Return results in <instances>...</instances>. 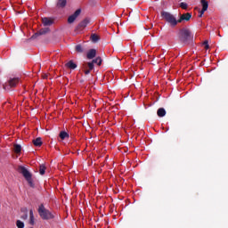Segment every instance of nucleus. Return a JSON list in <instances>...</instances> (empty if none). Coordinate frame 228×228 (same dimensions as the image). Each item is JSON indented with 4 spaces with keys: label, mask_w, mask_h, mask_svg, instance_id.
I'll list each match as a JSON object with an SVG mask.
<instances>
[{
    "label": "nucleus",
    "mask_w": 228,
    "mask_h": 228,
    "mask_svg": "<svg viewBox=\"0 0 228 228\" xmlns=\"http://www.w3.org/2000/svg\"><path fill=\"white\" fill-rule=\"evenodd\" d=\"M94 63H96L98 67H101V65H102V58H101V56H98L95 59H93L91 62H86L83 64L82 69L86 76H88V74H90V71L94 70Z\"/></svg>",
    "instance_id": "nucleus-1"
},
{
    "label": "nucleus",
    "mask_w": 228,
    "mask_h": 228,
    "mask_svg": "<svg viewBox=\"0 0 228 228\" xmlns=\"http://www.w3.org/2000/svg\"><path fill=\"white\" fill-rule=\"evenodd\" d=\"M178 38L183 44H190L193 40V35L188 28H182L178 32Z\"/></svg>",
    "instance_id": "nucleus-2"
},
{
    "label": "nucleus",
    "mask_w": 228,
    "mask_h": 228,
    "mask_svg": "<svg viewBox=\"0 0 228 228\" xmlns=\"http://www.w3.org/2000/svg\"><path fill=\"white\" fill-rule=\"evenodd\" d=\"M160 15L162 17V19H164V20H166V22H167V24H170V26H172V28H175V26L177 24H179L178 20L175 18V16H174V14L168 12H161Z\"/></svg>",
    "instance_id": "nucleus-3"
},
{
    "label": "nucleus",
    "mask_w": 228,
    "mask_h": 228,
    "mask_svg": "<svg viewBox=\"0 0 228 228\" xmlns=\"http://www.w3.org/2000/svg\"><path fill=\"white\" fill-rule=\"evenodd\" d=\"M18 172L19 174H21L23 175L27 183H28V185L30 186V188H35V183H33V178H32L33 175H31V173L28 171V169L25 167L20 166L18 167Z\"/></svg>",
    "instance_id": "nucleus-4"
},
{
    "label": "nucleus",
    "mask_w": 228,
    "mask_h": 228,
    "mask_svg": "<svg viewBox=\"0 0 228 228\" xmlns=\"http://www.w3.org/2000/svg\"><path fill=\"white\" fill-rule=\"evenodd\" d=\"M37 213L39 216H41L42 220H53L54 218V215L49 211V209L45 208L44 204H41L38 207Z\"/></svg>",
    "instance_id": "nucleus-5"
},
{
    "label": "nucleus",
    "mask_w": 228,
    "mask_h": 228,
    "mask_svg": "<svg viewBox=\"0 0 228 228\" xmlns=\"http://www.w3.org/2000/svg\"><path fill=\"white\" fill-rule=\"evenodd\" d=\"M19 85V77L10 78L7 83L4 85V90L10 92L12 88H15Z\"/></svg>",
    "instance_id": "nucleus-6"
},
{
    "label": "nucleus",
    "mask_w": 228,
    "mask_h": 228,
    "mask_svg": "<svg viewBox=\"0 0 228 228\" xmlns=\"http://www.w3.org/2000/svg\"><path fill=\"white\" fill-rule=\"evenodd\" d=\"M90 24V18L84 19L76 28L77 31H82V29H85Z\"/></svg>",
    "instance_id": "nucleus-7"
},
{
    "label": "nucleus",
    "mask_w": 228,
    "mask_h": 228,
    "mask_svg": "<svg viewBox=\"0 0 228 228\" xmlns=\"http://www.w3.org/2000/svg\"><path fill=\"white\" fill-rule=\"evenodd\" d=\"M51 29L49 28H41L39 31L36 32L32 37L31 39L35 40V38H38V37L42 35H47Z\"/></svg>",
    "instance_id": "nucleus-8"
},
{
    "label": "nucleus",
    "mask_w": 228,
    "mask_h": 228,
    "mask_svg": "<svg viewBox=\"0 0 228 228\" xmlns=\"http://www.w3.org/2000/svg\"><path fill=\"white\" fill-rule=\"evenodd\" d=\"M81 14V9H77L72 15L68 18L69 24H72L77 17Z\"/></svg>",
    "instance_id": "nucleus-9"
},
{
    "label": "nucleus",
    "mask_w": 228,
    "mask_h": 228,
    "mask_svg": "<svg viewBox=\"0 0 228 228\" xmlns=\"http://www.w3.org/2000/svg\"><path fill=\"white\" fill-rule=\"evenodd\" d=\"M190 19H191V12L183 13L180 16V19L178 20V24H181V22H183L184 20L186 22H188V20H190Z\"/></svg>",
    "instance_id": "nucleus-10"
},
{
    "label": "nucleus",
    "mask_w": 228,
    "mask_h": 228,
    "mask_svg": "<svg viewBox=\"0 0 228 228\" xmlns=\"http://www.w3.org/2000/svg\"><path fill=\"white\" fill-rule=\"evenodd\" d=\"M97 56V50L95 49H90L86 53L87 60H94Z\"/></svg>",
    "instance_id": "nucleus-11"
},
{
    "label": "nucleus",
    "mask_w": 228,
    "mask_h": 228,
    "mask_svg": "<svg viewBox=\"0 0 228 228\" xmlns=\"http://www.w3.org/2000/svg\"><path fill=\"white\" fill-rule=\"evenodd\" d=\"M42 23L44 26H53L54 24V20L53 18H42Z\"/></svg>",
    "instance_id": "nucleus-12"
},
{
    "label": "nucleus",
    "mask_w": 228,
    "mask_h": 228,
    "mask_svg": "<svg viewBox=\"0 0 228 228\" xmlns=\"http://www.w3.org/2000/svg\"><path fill=\"white\" fill-rule=\"evenodd\" d=\"M32 143L35 145V147H42L43 142L41 137H37L32 141Z\"/></svg>",
    "instance_id": "nucleus-13"
},
{
    "label": "nucleus",
    "mask_w": 228,
    "mask_h": 228,
    "mask_svg": "<svg viewBox=\"0 0 228 228\" xmlns=\"http://www.w3.org/2000/svg\"><path fill=\"white\" fill-rule=\"evenodd\" d=\"M90 40L93 44H97L101 40V37L97 34H91Z\"/></svg>",
    "instance_id": "nucleus-14"
},
{
    "label": "nucleus",
    "mask_w": 228,
    "mask_h": 228,
    "mask_svg": "<svg viewBox=\"0 0 228 228\" xmlns=\"http://www.w3.org/2000/svg\"><path fill=\"white\" fill-rule=\"evenodd\" d=\"M56 6L57 8H65L67 6V0H58Z\"/></svg>",
    "instance_id": "nucleus-15"
},
{
    "label": "nucleus",
    "mask_w": 228,
    "mask_h": 228,
    "mask_svg": "<svg viewBox=\"0 0 228 228\" xmlns=\"http://www.w3.org/2000/svg\"><path fill=\"white\" fill-rule=\"evenodd\" d=\"M66 67L68 69H71V70H74V69H77V64L74 63V61H69L68 63H66Z\"/></svg>",
    "instance_id": "nucleus-16"
},
{
    "label": "nucleus",
    "mask_w": 228,
    "mask_h": 228,
    "mask_svg": "<svg viewBox=\"0 0 228 228\" xmlns=\"http://www.w3.org/2000/svg\"><path fill=\"white\" fill-rule=\"evenodd\" d=\"M29 224L30 225H35V215L33 214V209L29 210Z\"/></svg>",
    "instance_id": "nucleus-17"
},
{
    "label": "nucleus",
    "mask_w": 228,
    "mask_h": 228,
    "mask_svg": "<svg viewBox=\"0 0 228 228\" xmlns=\"http://www.w3.org/2000/svg\"><path fill=\"white\" fill-rule=\"evenodd\" d=\"M158 117L163 118L165 115H167V110H165L164 108H159L157 111Z\"/></svg>",
    "instance_id": "nucleus-18"
},
{
    "label": "nucleus",
    "mask_w": 228,
    "mask_h": 228,
    "mask_svg": "<svg viewBox=\"0 0 228 228\" xmlns=\"http://www.w3.org/2000/svg\"><path fill=\"white\" fill-rule=\"evenodd\" d=\"M22 151V146H20V144H14V152L16 154H20Z\"/></svg>",
    "instance_id": "nucleus-19"
},
{
    "label": "nucleus",
    "mask_w": 228,
    "mask_h": 228,
    "mask_svg": "<svg viewBox=\"0 0 228 228\" xmlns=\"http://www.w3.org/2000/svg\"><path fill=\"white\" fill-rule=\"evenodd\" d=\"M200 3L203 10H208V8H209V4L208 3V1L201 0Z\"/></svg>",
    "instance_id": "nucleus-20"
},
{
    "label": "nucleus",
    "mask_w": 228,
    "mask_h": 228,
    "mask_svg": "<svg viewBox=\"0 0 228 228\" xmlns=\"http://www.w3.org/2000/svg\"><path fill=\"white\" fill-rule=\"evenodd\" d=\"M61 140H65V138H69V134L65 131H61L59 134Z\"/></svg>",
    "instance_id": "nucleus-21"
},
{
    "label": "nucleus",
    "mask_w": 228,
    "mask_h": 228,
    "mask_svg": "<svg viewBox=\"0 0 228 228\" xmlns=\"http://www.w3.org/2000/svg\"><path fill=\"white\" fill-rule=\"evenodd\" d=\"M75 50L77 53H85V49L83 48V46L81 45H77L75 47Z\"/></svg>",
    "instance_id": "nucleus-22"
},
{
    "label": "nucleus",
    "mask_w": 228,
    "mask_h": 228,
    "mask_svg": "<svg viewBox=\"0 0 228 228\" xmlns=\"http://www.w3.org/2000/svg\"><path fill=\"white\" fill-rule=\"evenodd\" d=\"M39 174H40L41 175H44V174H45V166L41 165V166L39 167Z\"/></svg>",
    "instance_id": "nucleus-23"
},
{
    "label": "nucleus",
    "mask_w": 228,
    "mask_h": 228,
    "mask_svg": "<svg viewBox=\"0 0 228 228\" xmlns=\"http://www.w3.org/2000/svg\"><path fill=\"white\" fill-rule=\"evenodd\" d=\"M180 8H182V10H188V4L182 2L180 4Z\"/></svg>",
    "instance_id": "nucleus-24"
},
{
    "label": "nucleus",
    "mask_w": 228,
    "mask_h": 228,
    "mask_svg": "<svg viewBox=\"0 0 228 228\" xmlns=\"http://www.w3.org/2000/svg\"><path fill=\"white\" fill-rule=\"evenodd\" d=\"M16 225H17L18 228H24V223L20 220H18L16 222Z\"/></svg>",
    "instance_id": "nucleus-25"
},
{
    "label": "nucleus",
    "mask_w": 228,
    "mask_h": 228,
    "mask_svg": "<svg viewBox=\"0 0 228 228\" xmlns=\"http://www.w3.org/2000/svg\"><path fill=\"white\" fill-rule=\"evenodd\" d=\"M208 12V10L202 9V10L200 12L199 17H202V15H204V12Z\"/></svg>",
    "instance_id": "nucleus-26"
},
{
    "label": "nucleus",
    "mask_w": 228,
    "mask_h": 228,
    "mask_svg": "<svg viewBox=\"0 0 228 228\" xmlns=\"http://www.w3.org/2000/svg\"><path fill=\"white\" fill-rule=\"evenodd\" d=\"M21 220H26L28 218V214H23L21 216H20Z\"/></svg>",
    "instance_id": "nucleus-27"
},
{
    "label": "nucleus",
    "mask_w": 228,
    "mask_h": 228,
    "mask_svg": "<svg viewBox=\"0 0 228 228\" xmlns=\"http://www.w3.org/2000/svg\"><path fill=\"white\" fill-rule=\"evenodd\" d=\"M205 49H209V45L208 44V41H204Z\"/></svg>",
    "instance_id": "nucleus-28"
},
{
    "label": "nucleus",
    "mask_w": 228,
    "mask_h": 228,
    "mask_svg": "<svg viewBox=\"0 0 228 228\" xmlns=\"http://www.w3.org/2000/svg\"><path fill=\"white\" fill-rule=\"evenodd\" d=\"M21 213L28 214V208H21Z\"/></svg>",
    "instance_id": "nucleus-29"
},
{
    "label": "nucleus",
    "mask_w": 228,
    "mask_h": 228,
    "mask_svg": "<svg viewBox=\"0 0 228 228\" xmlns=\"http://www.w3.org/2000/svg\"><path fill=\"white\" fill-rule=\"evenodd\" d=\"M43 77H44V79L47 78V75H45Z\"/></svg>",
    "instance_id": "nucleus-30"
}]
</instances>
